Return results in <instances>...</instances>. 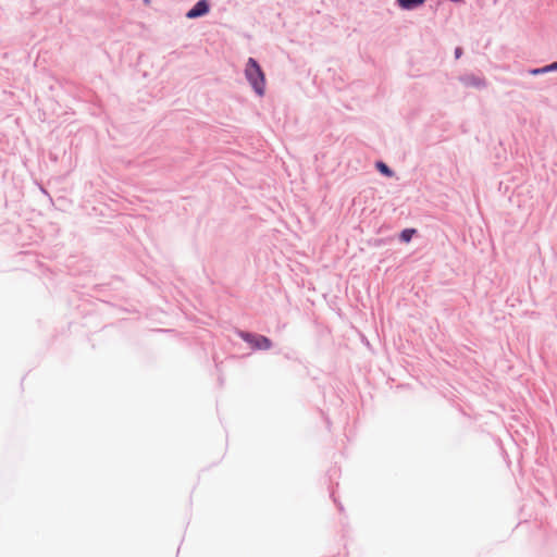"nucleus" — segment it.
Segmentation results:
<instances>
[{
    "instance_id": "f257e3e1",
    "label": "nucleus",
    "mask_w": 557,
    "mask_h": 557,
    "mask_svg": "<svg viewBox=\"0 0 557 557\" xmlns=\"http://www.w3.org/2000/svg\"><path fill=\"white\" fill-rule=\"evenodd\" d=\"M245 75L250 85L252 86L253 90L259 95L262 96L264 92V86H265V78L264 74L260 67V65L257 63V61L252 58L248 59L246 69H245Z\"/></svg>"
},
{
    "instance_id": "f03ea898",
    "label": "nucleus",
    "mask_w": 557,
    "mask_h": 557,
    "mask_svg": "<svg viewBox=\"0 0 557 557\" xmlns=\"http://www.w3.org/2000/svg\"><path fill=\"white\" fill-rule=\"evenodd\" d=\"M239 336L247 344H249L250 347L253 348V349L268 350L272 346V342L268 337H265L263 335L251 334V333H248V332H240Z\"/></svg>"
},
{
    "instance_id": "7ed1b4c3",
    "label": "nucleus",
    "mask_w": 557,
    "mask_h": 557,
    "mask_svg": "<svg viewBox=\"0 0 557 557\" xmlns=\"http://www.w3.org/2000/svg\"><path fill=\"white\" fill-rule=\"evenodd\" d=\"M209 12V4L206 0L198 1L193 9L186 13L187 18H196Z\"/></svg>"
},
{
    "instance_id": "20e7f679",
    "label": "nucleus",
    "mask_w": 557,
    "mask_h": 557,
    "mask_svg": "<svg viewBox=\"0 0 557 557\" xmlns=\"http://www.w3.org/2000/svg\"><path fill=\"white\" fill-rule=\"evenodd\" d=\"M426 0H397V3L401 9L412 10L421 4H423Z\"/></svg>"
},
{
    "instance_id": "39448f33",
    "label": "nucleus",
    "mask_w": 557,
    "mask_h": 557,
    "mask_svg": "<svg viewBox=\"0 0 557 557\" xmlns=\"http://www.w3.org/2000/svg\"><path fill=\"white\" fill-rule=\"evenodd\" d=\"M414 233V230H404L400 234V238L403 242L408 243L411 240V237Z\"/></svg>"
},
{
    "instance_id": "423d86ee",
    "label": "nucleus",
    "mask_w": 557,
    "mask_h": 557,
    "mask_svg": "<svg viewBox=\"0 0 557 557\" xmlns=\"http://www.w3.org/2000/svg\"><path fill=\"white\" fill-rule=\"evenodd\" d=\"M376 166L381 173L385 174L386 176H392L393 172L389 170V168L385 163L379 162L376 164Z\"/></svg>"
},
{
    "instance_id": "0eeeda50",
    "label": "nucleus",
    "mask_w": 557,
    "mask_h": 557,
    "mask_svg": "<svg viewBox=\"0 0 557 557\" xmlns=\"http://www.w3.org/2000/svg\"><path fill=\"white\" fill-rule=\"evenodd\" d=\"M545 72H548V67L547 66L533 71L534 74H540V73H545Z\"/></svg>"
},
{
    "instance_id": "6e6552de",
    "label": "nucleus",
    "mask_w": 557,
    "mask_h": 557,
    "mask_svg": "<svg viewBox=\"0 0 557 557\" xmlns=\"http://www.w3.org/2000/svg\"><path fill=\"white\" fill-rule=\"evenodd\" d=\"M461 53H462L461 48H459V47H458V48H456V50H455V55H456V58H457V59H458V58H460Z\"/></svg>"
},
{
    "instance_id": "1a4fd4ad",
    "label": "nucleus",
    "mask_w": 557,
    "mask_h": 557,
    "mask_svg": "<svg viewBox=\"0 0 557 557\" xmlns=\"http://www.w3.org/2000/svg\"><path fill=\"white\" fill-rule=\"evenodd\" d=\"M548 67V71H552V70H557V62L550 64L547 66Z\"/></svg>"
}]
</instances>
